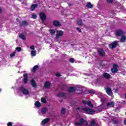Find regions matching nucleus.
Masks as SVG:
<instances>
[{"label":"nucleus","mask_w":126,"mask_h":126,"mask_svg":"<svg viewBox=\"0 0 126 126\" xmlns=\"http://www.w3.org/2000/svg\"><path fill=\"white\" fill-rule=\"evenodd\" d=\"M65 95V94L63 93H60L57 94L58 97H63Z\"/></svg>","instance_id":"nucleus-25"},{"label":"nucleus","mask_w":126,"mask_h":126,"mask_svg":"<svg viewBox=\"0 0 126 126\" xmlns=\"http://www.w3.org/2000/svg\"><path fill=\"white\" fill-rule=\"evenodd\" d=\"M28 81V76L27 75V74H24V83L25 84H26Z\"/></svg>","instance_id":"nucleus-14"},{"label":"nucleus","mask_w":126,"mask_h":126,"mask_svg":"<svg viewBox=\"0 0 126 126\" xmlns=\"http://www.w3.org/2000/svg\"><path fill=\"white\" fill-rule=\"evenodd\" d=\"M82 110L84 113L89 114V115H91L95 113V111L93 109H90L87 107L83 108H82Z\"/></svg>","instance_id":"nucleus-2"},{"label":"nucleus","mask_w":126,"mask_h":126,"mask_svg":"<svg viewBox=\"0 0 126 126\" xmlns=\"http://www.w3.org/2000/svg\"><path fill=\"white\" fill-rule=\"evenodd\" d=\"M90 126H99V125L96 123V121L93 119L90 123Z\"/></svg>","instance_id":"nucleus-13"},{"label":"nucleus","mask_w":126,"mask_h":126,"mask_svg":"<svg viewBox=\"0 0 126 126\" xmlns=\"http://www.w3.org/2000/svg\"><path fill=\"white\" fill-rule=\"evenodd\" d=\"M21 25L24 26H26L28 25V23L26 21H23L21 23Z\"/></svg>","instance_id":"nucleus-26"},{"label":"nucleus","mask_w":126,"mask_h":126,"mask_svg":"<svg viewBox=\"0 0 126 126\" xmlns=\"http://www.w3.org/2000/svg\"><path fill=\"white\" fill-rule=\"evenodd\" d=\"M76 30H77V31H78L79 32H81V30L80 29V28H76Z\"/></svg>","instance_id":"nucleus-41"},{"label":"nucleus","mask_w":126,"mask_h":126,"mask_svg":"<svg viewBox=\"0 0 126 126\" xmlns=\"http://www.w3.org/2000/svg\"><path fill=\"white\" fill-rule=\"evenodd\" d=\"M12 126V123L11 122H9L7 124V126Z\"/></svg>","instance_id":"nucleus-40"},{"label":"nucleus","mask_w":126,"mask_h":126,"mask_svg":"<svg viewBox=\"0 0 126 126\" xmlns=\"http://www.w3.org/2000/svg\"><path fill=\"white\" fill-rule=\"evenodd\" d=\"M98 53L101 57H103V56H105V51L102 49H99L98 51Z\"/></svg>","instance_id":"nucleus-11"},{"label":"nucleus","mask_w":126,"mask_h":126,"mask_svg":"<svg viewBox=\"0 0 126 126\" xmlns=\"http://www.w3.org/2000/svg\"><path fill=\"white\" fill-rule=\"evenodd\" d=\"M36 53H37L36 50L32 51L31 53V55L32 56V57H35V56H36Z\"/></svg>","instance_id":"nucleus-29"},{"label":"nucleus","mask_w":126,"mask_h":126,"mask_svg":"<svg viewBox=\"0 0 126 126\" xmlns=\"http://www.w3.org/2000/svg\"><path fill=\"white\" fill-rule=\"evenodd\" d=\"M14 56H15V52H13L11 54L10 57H11V58H12V57H14Z\"/></svg>","instance_id":"nucleus-36"},{"label":"nucleus","mask_w":126,"mask_h":126,"mask_svg":"<svg viewBox=\"0 0 126 126\" xmlns=\"http://www.w3.org/2000/svg\"><path fill=\"white\" fill-rule=\"evenodd\" d=\"M75 91V88L74 87H71L68 90V92H74Z\"/></svg>","instance_id":"nucleus-20"},{"label":"nucleus","mask_w":126,"mask_h":126,"mask_svg":"<svg viewBox=\"0 0 126 126\" xmlns=\"http://www.w3.org/2000/svg\"><path fill=\"white\" fill-rule=\"evenodd\" d=\"M111 71L113 73L117 72V71H118V65H117V64L113 65V67L111 69Z\"/></svg>","instance_id":"nucleus-10"},{"label":"nucleus","mask_w":126,"mask_h":126,"mask_svg":"<svg viewBox=\"0 0 126 126\" xmlns=\"http://www.w3.org/2000/svg\"><path fill=\"white\" fill-rule=\"evenodd\" d=\"M18 72L19 73L20 72V71H18Z\"/></svg>","instance_id":"nucleus-51"},{"label":"nucleus","mask_w":126,"mask_h":126,"mask_svg":"<svg viewBox=\"0 0 126 126\" xmlns=\"http://www.w3.org/2000/svg\"><path fill=\"white\" fill-rule=\"evenodd\" d=\"M32 18H33V19H36L37 18V15L35 14H32Z\"/></svg>","instance_id":"nucleus-33"},{"label":"nucleus","mask_w":126,"mask_h":126,"mask_svg":"<svg viewBox=\"0 0 126 126\" xmlns=\"http://www.w3.org/2000/svg\"><path fill=\"white\" fill-rule=\"evenodd\" d=\"M61 113L62 114H64L65 113V108H63L61 110Z\"/></svg>","instance_id":"nucleus-34"},{"label":"nucleus","mask_w":126,"mask_h":126,"mask_svg":"<svg viewBox=\"0 0 126 126\" xmlns=\"http://www.w3.org/2000/svg\"><path fill=\"white\" fill-rule=\"evenodd\" d=\"M82 103L83 104H84V105H86V104H88V101L83 100Z\"/></svg>","instance_id":"nucleus-38"},{"label":"nucleus","mask_w":126,"mask_h":126,"mask_svg":"<svg viewBox=\"0 0 126 126\" xmlns=\"http://www.w3.org/2000/svg\"><path fill=\"white\" fill-rule=\"evenodd\" d=\"M72 5V4L69 3V6H71Z\"/></svg>","instance_id":"nucleus-46"},{"label":"nucleus","mask_w":126,"mask_h":126,"mask_svg":"<svg viewBox=\"0 0 126 126\" xmlns=\"http://www.w3.org/2000/svg\"><path fill=\"white\" fill-rule=\"evenodd\" d=\"M20 90H21L22 93L24 94V95H29V91L25 89L23 86H21Z\"/></svg>","instance_id":"nucleus-3"},{"label":"nucleus","mask_w":126,"mask_h":126,"mask_svg":"<svg viewBox=\"0 0 126 126\" xmlns=\"http://www.w3.org/2000/svg\"><path fill=\"white\" fill-rule=\"evenodd\" d=\"M103 77H104V78L107 79L111 78V75L107 73H104L103 74Z\"/></svg>","instance_id":"nucleus-19"},{"label":"nucleus","mask_w":126,"mask_h":126,"mask_svg":"<svg viewBox=\"0 0 126 126\" xmlns=\"http://www.w3.org/2000/svg\"><path fill=\"white\" fill-rule=\"evenodd\" d=\"M38 6V4H34L32 5L31 7V10H32V11H33L36 7H37Z\"/></svg>","instance_id":"nucleus-18"},{"label":"nucleus","mask_w":126,"mask_h":126,"mask_svg":"<svg viewBox=\"0 0 126 126\" xmlns=\"http://www.w3.org/2000/svg\"><path fill=\"white\" fill-rule=\"evenodd\" d=\"M50 121V119L49 118H46L43 120L42 122L41 123V125H42V126H48L47 124L49 123V121Z\"/></svg>","instance_id":"nucleus-7"},{"label":"nucleus","mask_w":126,"mask_h":126,"mask_svg":"<svg viewBox=\"0 0 126 126\" xmlns=\"http://www.w3.org/2000/svg\"><path fill=\"white\" fill-rule=\"evenodd\" d=\"M124 124L126 126V120L124 121Z\"/></svg>","instance_id":"nucleus-45"},{"label":"nucleus","mask_w":126,"mask_h":126,"mask_svg":"<svg viewBox=\"0 0 126 126\" xmlns=\"http://www.w3.org/2000/svg\"><path fill=\"white\" fill-rule=\"evenodd\" d=\"M16 50L18 52H20L21 51V48H20L19 47H18L16 48Z\"/></svg>","instance_id":"nucleus-37"},{"label":"nucleus","mask_w":126,"mask_h":126,"mask_svg":"<svg viewBox=\"0 0 126 126\" xmlns=\"http://www.w3.org/2000/svg\"><path fill=\"white\" fill-rule=\"evenodd\" d=\"M0 92H1V89H0Z\"/></svg>","instance_id":"nucleus-50"},{"label":"nucleus","mask_w":126,"mask_h":126,"mask_svg":"<svg viewBox=\"0 0 126 126\" xmlns=\"http://www.w3.org/2000/svg\"><path fill=\"white\" fill-rule=\"evenodd\" d=\"M49 32H50L51 35H55L56 34V31L55 30H49Z\"/></svg>","instance_id":"nucleus-23"},{"label":"nucleus","mask_w":126,"mask_h":126,"mask_svg":"<svg viewBox=\"0 0 126 126\" xmlns=\"http://www.w3.org/2000/svg\"><path fill=\"white\" fill-rule=\"evenodd\" d=\"M118 41H114L112 43L109 45L110 49H114V48H116L117 46H118Z\"/></svg>","instance_id":"nucleus-6"},{"label":"nucleus","mask_w":126,"mask_h":126,"mask_svg":"<svg viewBox=\"0 0 126 126\" xmlns=\"http://www.w3.org/2000/svg\"><path fill=\"white\" fill-rule=\"evenodd\" d=\"M116 34L117 36H123L124 35V32L122 30H118Z\"/></svg>","instance_id":"nucleus-12"},{"label":"nucleus","mask_w":126,"mask_h":126,"mask_svg":"<svg viewBox=\"0 0 126 126\" xmlns=\"http://www.w3.org/2000/svg\"><path fill=\"white\" fill-rule=\"evenodd\" d=\"M88 105L89 107H93V104H92V103H91V101H88Z\"/></svg>","instance_id":"nucleus-31"},{"label":"nucleus","mask_w":126,"mask_h":126,"mask_svg":"<svg viewBox=\"0 0 126 126\" xmlns=\"http://www.w3.org/2000/svg\"><path fill=\"white\" fill-rule=\"evenodd\" d=\"M38 69V65H35L32 69V72H35V71H36V70H37V69Z\"/></svg>","instance_id":"nucleus-28"},{"label":"nucleus","mask_w":126,"mask_h":126,"mask_svg":"<svg viewBox=\"0 0 126 126\" xmlns=\"http://www.w3.org/2000/svg\"><path fill=\"white\" fill-rule=\"evenodd\" d=\"M56 75V76H58V77L61 76V73H57Z\"/></svg>","instance_id":"nucleus-42"},{"label":"nucleus","mask_w":126,"mask_h":126,"mask_svg":"<svg viewBox=\"0 0 126 126\" xmlns=\"http://www.w3.org/2000/svg\"><path fill=\"white\" fill-rule=\"evenodd\" d=\"M86 6L88 8H92L93 7V5H92V4H91V2H89L87 3Z\"/></svg>","instance_id":"nucleus-21"},{"label":"nucleus","mask_w":126,"mask_h":126,"mask_svg":"<svg viewBox=\"0 0 126 126\" xmlns=\"http://www.w3.org/2000/svg\"><path fill=\"white\" fill-rule=\"evenodd\" d=\"M47 111H48V109L46 108H42L41 110V113L43 115L46 114Z\"/></svg>","instance_id":"nucleus-15"},{"label":"nucleus","mask_w":126,"mask_h":126,"mask_svg":"<svg viewBox=\"0 0 126 126\" xmlns=\"http://www.w3.org/2000/svg\"><path fill=\"white\" fill-rule=\"evenodd\" d=\"M106 92L108 95H109V96H112L113 95V93L112 92V89L111 88H107L105 89Z\"/></svg>","instance_id":"nucleus-8"},{"label":"nucleus","mask_w":126,"mask_h":126,"mask_svg":"<svg viewBox=\"0 0 126 126\" xmlns=\"http://www.w3.org/2000/svg\"><path fill=\"white\" fill-rule=\"evenodd\" d=\"M51 86V83L50 82H46L45 83L44 87L45 88H49Z\"/></svg>","instance_id":"nucleus-17"},{"label":"nucleus","mask_w":126,"mask_h":126,"mask_svg":"<svg viewBox=\"0 0 126 126\" xmlns=\"http://www.w3.org/2000/svg\"><path fill=\"white\" fill-rule=\"evenodd\" d=\"M1 12V8H0V13Z\"/></svg>","instance_id":"nucleus-48"},{"label":"nucleus","mask_w":126,"mask_h":126,"mask_svg":"<svg viewBox=\"0 0 126 126\" xmlns=\"http://www.w3.org/2000/svg\"><path fill=\"white\" fill-rule=\"evenodd\" d=\"M31 84H32V87H36V82H35V80H32L31 81Z\"/></svg>","instance_id":"nucleus-22"},{"label":"nucleus","mask_w":126,"mask_h":126,"mask_svg":"<svg viewBox=\"0 0 126 126\" xmlns=\"http://www.w3.org/2000/svg\"><path fill=\"white\" fill-rule=\"evenodd\" d=\"M89 93H93V92H92V91H90V92H89Z\"/></svg>","instance_id":"nucleus-47"},{"label":"nucleus","mask_w":126,"mask_h":126,"mask_svg":"<svg viewBox=\"0 0 126 126\" xmlns=\"http://www.w3.org/2000/svg\"><path fill=\"white\" fill-rule=\"evenodd\" d=\"M53 24L56 27H59V26H62V24L60 23L58 21H54L53 22Z\"/></svg>","instance_id":"nucleus-9"},{"label":"nucleus","mask_w":126,"mask_h":126,"mask_svg":"<svg viewBox=\"0 0 126 126\" xmlns=\"http://www.w3.org/2000/svg\"><path fill=\"white\" fill-rule=\"evenodd\" d=\"M39 16L40 18L42 20V23L45 24V20H46V18L47 17L46 14L43 12H41L40 13Z\"/></svg>","instance_id":"nucleus-4"},{"label":"nucleus","mask_w":126,"mask_h":126,"mask_svg":"<svg viewBox=\"0 0 126 126\" xmlns=\"http://www.w3.org/2000/svg\"><path fill=\"white\" fill-rule=\"evenodd\" d=\"M42 103H45L47 102V100H46V99L45 98L42 97L41 100Z\"/></svg>","instance_id":"nucleus-32"},{"label":"nucleus","mask_w":126,"mask_h":126,"mask_svg":"<svg viewBox=\"0 0 126 126\" xmlns=\"http://www.w3.org/2000/svg\"><path fill=\"white\" fill-rule=\"evenodd\" d=\"M63 35V32L62 31H57L56 32V38L59 39V38H61L62 37Z\"/></svg>","instance_id":"nucleus-5"},{"label":"nucleus","mask_w":126,"mask_h":126,"mask_svg":"<svg viewBox=\"0 0 126 126\" xmlns=\"http://www.w3.org/2000/svg\"><path fill=\"white\" fill-rule=\"evenodd\" d=\"M74 59H73V58H70V59H69V62H70V63H74Z\"/></svg>","instance_id":"nucleus-35"},{"label":"nucleus","mask_w":126,"mask_h":126,"mask_svg":"<svg viewBox=\"0 0 126 126\" xmlns=\"http://www.w3.org/2000/svg\"><path fill=\"white\" fill-rule=\"evenodd\" d=\"M113 124H118V121L114 120L113 122Z\"/></svg>","instance_id":"nucleus-44"},{"label":"nucleus","mask_w":126,"mask_h":126,"mask_svg":"<svg viewBox=\"0 0 126 126\" xmlns=\"http://www.w3.org/2000/svg\"><path fill=\"white\" fill-rule=\"evenodd\" d=\"M126 40V36L122 35L121 38L120 39V41L122 42V43H124V42H125Z\"/></svg>","instance_id":"nucleus-24"},{"label":"nucleus","mask_w":126,"mask_h":126,"mask_svg":"<svg viewBox=\"0 0 126 126\" xmlns=\"http://www.w3.org/2000/svg\"><path fill=\"white\" fill-rule=\"evenodd\" d=\"M125 114H126V113H125Z\"/></svg>","instance_id":"nucleus-52"},{"label":"nucleus","mask_w":126,"mask_h":126,"mask_svg":"<svg viewBox=\"0 0 126 126\" xmlns=\"http://www.w3.org/2000/svg\"><path fill=\"white\" fill-rule=\"evenodd\" d=\"M108 2H109L110 3H112L113 2V0H107Z\"/></svg>","instance_id":"nucleus-43"},{"label":"nucleus","mask_w":126,"mask_h":126,"mask_svg":"<svg viewBox=\"0 0 126 126\" xmlns=\"http://www.w3.org/2000/svg\"><path fill=\"white\" fill-rule=\"evenodd\" d=\"M115 106V102L113 101H111L109 102H107L106 105H102V108L104 110H106L107 109H109V108H113Z\"/></svg>","instance_id":"nucleus-1"},{"label":"nucleus","mask_w":126,"mask_h":126,"mask_svg":"<svg viewBox=\"0 0 126 126\" xmlns=\"http://www.w3.org/2000/svg\"><path fill=\"white\" fill-rule=\"evenodd\" d=\"M19 37L21 38V39H22V40H25L26 38H25V35L22 34V33H21L19 35Z\"/></svg>","instance_id":"nucleus-27"},{"label":"nucleus","mask_w":126,"mask_h":126,"mask_svg":"<svg viewBox=\"0 0 126 126\" xmlns=\"http://www.w3.org/2000/svg\"><path fill=\"white\" fill-rule=\"evenodd\" d=\"M31 50H35V46H32L30 47Z\"/></svg>","instance_id":"nucleus-39"},{"label":"nucleus","mask_w":126,"mask_h":126,"mask_svg":"<svg viewBox=\"0 0 126 126\" xmlns=\"http://www.w3.org/2000/svg\"><path fill=\"white\" fill-rule=\"evenodd\" d=\"M77 24L79 26H82L83 25V24L82 23V20L80 19L77 20Z\"/></svg>","instance_id":"nucleus-16"},{"label":"nucleus","mask_w":126,"mask_h":126,"mask_svg":"<svg viewBox=\"0 0 126 126\" xmlns=\"http://www.w3.org/2000/svg\"><path fill=\"white\" fill-rule=\"evenodd\" d=\"M77 110H80V108H78Z\"/></svg>","instance_id":"nucleus-49"},{"label":"nucleus","mask_w":126,"mask_h":126,"mask_svg":"<svg viewBox=\"0 0 126 126\" xmlns=\"http://www.w3.org/2000/svg\"><path fill=\"white\" fill-rule=\"evenodd\" d=\"M35 106H36V107H40L41 106V104L40 103V102L39 101H36L35 104H34Z\"/></svg>","instance_id":"nucleus-30"}]
</instances>
